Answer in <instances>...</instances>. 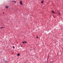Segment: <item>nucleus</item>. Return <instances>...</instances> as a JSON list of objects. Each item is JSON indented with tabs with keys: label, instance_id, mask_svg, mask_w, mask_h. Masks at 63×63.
<instances>
[{
	"label": "nucleus",
	"instance_id": "nucleus-1",
	"mask_svg": "<svg viewBox=\"0 0 63 63\" xmlns=\"http://www.w3.org/2000/svg\"><path fill=\"white\" fill-rule=\"evenodd\" d=\"M20 4L21 5H22L23 4V3L21 1H20Z\"/></svg>",
	"mask_w": 63,
	"mask_h": 63
},
{
	"label": "nucleus",
	"instance_id": "nucleus-2",
	"mask_svg": "<svg viewBox=\"0 0 63 63\" xmlns=\"http://www.w3.org/2000/svg\"><path fill=\"white\" fill-rule=\"evenodd\" d=\"M22 43L23 44H25H25H26L27 43V42L26 41L23 42H22Z\"/></svg>",
	"mask_w": 63,
	"mask_h": 63
},
{
	"label": "nucleus",
	"instance_id": "nucleus-3",
	"mask_svg": "<svg viewBox=\"0 0 63 63\" xmlns=\"http://www.w3.org/2000/svg\"><path fill=\"white\" fill-rule=\"evenodd\" d=\"M9 6H6L5 8L6 9H8V8Z\"/></svg>",
	"mask_w": 63,
	"mask_h": 63
},
{
	"label": "nucleus",
	"instance_id": "nucleus-4",
	"mask_svg": "<svg viewBox=\"0 0 63 63\" xmlns=\"http://www.w3.org/2000/svg\"><path fill=\"white\" fill-rule=\"evenodd\" d=\"M44 2V0H42V1H41L42 3H43V2Z\"/></svg>",
	"mask_w": 63,
	"mask_h": 63
},
{
	"label": "nucleus",
	"instance_id": "nucleus-5",
	"mask_svg": "<svg viewBox=\"0 0 63 63\" xmlns=\"http://www.w3.org/2000/svg\"><path fill=\"white\" fill-rule=\"evenodd\" d=\"M58 14L59 15H60V13L59 12H58Z\"/></svg>",
	"mask_w": 63,
	"mask_h": 63
},
{
	"label": "nucleus",
	"instance_id": "nucleus-6",
	"mask_svg": "<svg viewBox=\"0 0 63 63\" xmlns=\"http://www.w3.org/2000/svg\"><path fill=\"white\" fill-rule=\"evenodd\" d=\"M52 13H55V12H54V11H52Z\"/></svg>",
	"mask_w": 63,
	"mask_h": 63
},
{
	"label": "nucleus",
	"instance_id": "nucleus-7",
	"mask_svg": "<svg viewBox=\"0 0 63 63\" xmlns=\"http://www.w3.org/2000/svg\"><path fill=\"white\" fill-rule=\"evenodd\" d=\"M17 56H20V54H17Z\"/></svg>",
	"mask_w": 63,
	"mask_h": 63
},
{
	"label": "nucleus",
	"instance_id": "nucleus-8",
	"mask_svg": "<svg viewBox=\"0 0 63 63\" xmlns=\"http://www.w3.org/2000/svg\"><path fill=\"white\" fill-rule=\"evenodd\" d=\"M3 28H4V27H1L0 28L3 29Z\"/></svg>",
	"mask_w": 63,
	"mask_h": 63
},
{
	"label": "nucleus",
	"instance_id": "nucleus-9",
	"mask_svg": "<svg viewBox=\"0 0 63 63\" xmlns=\"http://www.w3.org/2000/svg\"><path fill=\"white\" fill-rule=\"evenodd\" d=\"M13 48H15V47H14V46H13Z\"/></svg>",
	"mask_w": 63,
	"mask_h": 63
},
{
	"label": "nucleus",
	"instance_id": "nucleus-10",
	"mask_svg": "<svg viewBox=\"0 0 63 63\" xmlns=\"http://www.w3.org/2000/svg\"><path fill=\"white\" fill-rule=\"evenodd\" d=\"M14 2H15V3H16V1H14Z\"/></svg>",
	"mask_w": 63,
	"mask_h": 63
},
{
	"label": "nucleus",
	"instance_id": "nucleus-11",
	"mask_svg": "<svg viewBox=\"0 0 63 63\" xmlns=\"http://www.w3.org/2000/svg\"><path fill=\"white\" fill-rule=\"evenodd\" d=\"M36 38H38V36H37Z\"/></svg>",
	"mask_w": 63,
	"mask_h": 63
},
{
	"label": "nucleus",
	"instance_id": "nucleus-12",
	"mask_svg": "<svg viewBox=\"0 0 63 63\" xmlns=\"http://www.w3.org/2000/svg\"><path fill=\"white\" fill-rule=\"evenodd\" d=\"M6 63H7V62L6 61H5Z\"/></svg>",
	"mask_w": 63,
	"mask_h": 63
},
{
	"label": "nucleus",
	"instance_id": "nucleus-13",
	"mask_svg": "<svg viewBox=\"0 0 63 63\" xmlns=\"http://www.w3.org/2000/svg\"><path fill=\"white\" fill-rule=\"evenodd\" d=\"M53 16H54L53 15Z\"/></svg>",
	"mask_w": 63,
	"mask_h": 63
},
{
	"label": "nucleus",
	"instance_id": "nucleus-14",
	"mask_svg": "<svg viewBox=\"0 0 63 63\" xmlns=\"http://www.w3.org/2000/svg\"><path fill=\"white\" fill-rule=\"evenodd\" d=\"M22 46H21V47H22Z\"/></svg>",
	"mask_w": 63,
	"mask_h": 63
}]
</instances>
